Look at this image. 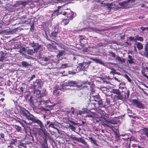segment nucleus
Listing matches in <instances>:
<instances>
[{
    "mask_svg": "<svg viewBox=\"0 0 148 148\" xmlns=\"http://www.w3.org/2000/svg\"><path fill=\"white\" fill-rule=\"evenodd\" d=\"M66 10L69 11H64L63 12H61L60 13L59 12V14H62L63 15H65L67 14V17H69V19L72 18L74 15V13L69 9H67Z\"/></svg>",
    "mask_w": 148,
    "mask_h": 148,
    "instance_id": "20e7f679",
    "label": "nucleus"
},
{
    "mask_svg": "<svg viewBox=\"0 0 148 148\" xmlns=\"http://www.w3.org/2000/svg\"><path fill=\"white\" fill-rule=\"evenodd\" d=\"M114 79H115L118 82H119L120 81L118 79L116 78V77H114Z\"/></svg>",
    "mask_w": 148,
    "mask_h": 148,
    "instance_id": "0e129e2a",
    "label": "nucleus"
},
{
    "mask_svg": "<svg viewBox=\"0 0 148 148\" xmlns=\"http://www.w3.org/2000/svg\"><path fill=\"white\" fill-rule=\"evenodd\" d=\"M136 36L134 37H130V39L131 40H133L134 41H136Z\"/></svg>",
    "mask_w": 148,
    "mask_h": 148,
    "instance_id": "ea45409f",
    "label": "nucleus"
},
{
    "mask_svg": "<svg viewBox=\"0 0 148 148\" xmlns=\"http://www.w3.org/2000/svg\"><path fill=\"white\" fill-rule=\"evenodd\" d=\"M39 93H40V96H41L43 97L45 95V93L43 92V93H41L40 92V91H39Z\"/></svg>",
    "mask_w": 148,
    "mask_h": 148,
    "instance_id": "3c124183",
    "label": "nucleus"
},
{
    "mask_svg": "<svg viewBox=\"0 0 148 148\" xmlns=\"http://www.w3.org/2000/svg\"><path fill=\"white\" fill-rule=\"evenodd\" d=\"M83 113V112L81 110H79V113H77V114H79V115H81Z\"/></svg>",
    "mask_w": 148,
    "mask_h": 148,
    "instance_id": "5fc2aeb1",
    "label": "nucleus"
},
{
    "mask_svg": "<svg viewBox=\"0 0 148 148\" xmlns=\"http://www.w3.org/2000/svg\"><path fill=\"white\" fill-rule=\"evenodd\" d=\"M112 92V93L116 94H118L119 93V91L117 90L113 89Z\"/></svg>",
    "mask_w": 148,
    "mask_h": 148,
    "instance_id": "c9c22d12",
    "label": "nucleus"
},
{
    "mask_svg": "<svg viewBox=\"0 0 148 148\" xmlns=\"http://www.w3.org/2000/svg\"><path fill=\"white\" fill-rule=\"evenodd\" d=\"M15 128L16 129L18 132L20 131L21 130V128L20 127L18 126V125H15Z\"/></svg>",
    "mask_w": 148,
    "mask_h": 148,
    "instance_id": "72a5a7b5",
    "label": "nucleus"
},
{
    "mask_svg": "<svg viewBox=\"0 0 148 148\" xmlns=\"http://www.w3.org/2000/svg\"><path fill=\"white\" fill-rule=\"evenodd\" d=\"M50 121H47V123L45 124V125H49L50 123Z\"/></svg>",
    "mask_w": 148,
    "mask_h": 148,
    "instance_id": "774afa93",
    "label": "nucleus"
},
{
    "mask_svg": "<svg viewBox=\"0 0 148 148\" xmlns=\"http://www.w3.org/2000/svg\"><path fill=\"white\" fill-rule=\"evenodd\" d=\"M50 102V103H51V102L50 101V100H47L46 101L45 103L46 104H47V103H48L49 102Z\"/></svg>",
    "mask_w": 148,
    "mask_h": 148,
    "instance_id": "13d9d810",
    "label": "nucleus"
},
{
    "mask_svg": "<svg viewBox=\"0 0 148 148\" xmlns=\"http://www.w3.org/2000/svg\"><path fill=\"white\" fill-rule=\"evenodd\" d=\"M55 3H61L64 1V0H53Z\"/></svg>",
    "mask_w": 148,
    "mask_h": 148,
    "instance_id": "e433bc0d",
    "label": "nucleus"
},
{
    "mask_svg": "<svg viewBox=\"0 0 148 148\" xmlns=\"http://www.w3.org/2000/svg\"><path fill=\"white\" fill-rule=\"evenodd\" d=\"M23 90H24V89L23 87H21L20 88V90L21 91V92L22 93H23Z\"/></svg>",
    "mask_w": 148,
    "mask_h": 148,
    "instance_id": "603ef678",
    "label": "nucleus"
},
{
    "mask_svg": "<svg viewBox=\"0 0 148 148\" xmlns=\"http://www.w3.org/2000/svg\"><path fill=\"white\" fill-rule=\"evenodd\" d=\"M4 59V57L1 56H0V62L2 61Z\"/></svg>",
    "mask_w": 148,
    "mask_h": 148,
    "instance_id": "de8ad7c7",
    "label": "nucleus"
},
{
    "mask_svg": "<svg viewBox=\"0 0 148 148\" xmlns=\"http://www.w3.org/2000/svg\"><path fill=\"white\" fill-rule=\"evenodd\" d=\"M126 78L127 79L128 81L131 82L132 81L131 79H130V77L127 75H126L125 76Z\"/></svg>",
    "mask_w": 148,
    "mask_h": 148,
    "instance_id": "58836bf2",
    "label": "nucleus"
},
{
    "mask_svg": "<svg viewBox=\"0 0 148 148\" xmlns=\"http://www.w3.org/2000/svg\"><path fill=\"white\" fill-rule=\"evenodd\" d=\"M59 92L57 89H56L53 91L54 94H57Z\"/></svg>",
    "mask_w": 148,
    "mask_h": 148,
    "instance_id": "09e8293b",
    "label": "nucleus"
},
{
    "mask_svg": "<svg viewBox=\"0 0 148 148\" xmlns=\"http://www.w3.org/2000/svg\"><path fill=\"white\" fill-rule=\"evenodd\" d=\"M145 51H148V42H146L144 46Z\"/></svg>",
    "mask_w": 148,
    "mask_h": 148,
    "instance_id": "c85d7f7f",
    "label": "nucleus"
},
{
    "mask_svg": "<svg viewBox=\"0 0 148 148\" xmlns=\"http://www.w3.org/2000/svg\"><path fill=\"white\" fill-rule=\"evenodd\" d=\"M40 48V46H38L37 48H34V49H28L27 50V53L30 55H32L35 52L37 53V51Z\"/></svg>",
    "mask_w": 148,
    "mask_h": 148,
    "instance_id": "6e6552de",
    "label": "nucleus"
},
{
    "mask_svg": "<svg viewBox=\"0 0 148 148\" xmlns=\"http://www.w3.org/2000/svg\"><path fill=\"white\" fill-rule=\"evenodd\" d=\"M71 109H73V110L72 111L71 113L72 114H74V108L73 107H72L71 108Z\"/></svg>",
    "mask_w": 148,
    "mask_h": 148,
    "instance_id": "052dcab7",
    "label": "nucleus"
},
{
    "mask_svg": "<svg viewBox=\"0 0 148 148\" xmlns=\"http://www.w3.org/2000/svg\"><path fill=\"white\" fill-rule=\"evenodd\" d=\"M113 6V4L112 3L108 4L107 5L108 7L110 8H112Z\"/></svg>",
    "mask_w": 148,
    "mask_h": 148,
    "instance_id": "c03bdc74",
    "label": "nucleus"
},
{
    "mask_svg": "<svg viewBox=\"0 0 148 148\" xmlns=\"http://www.w3.org/2000/svg\"><path fill=\"white\" fill-rule=\"evenodd\" d=\"M130 102L132 103L134 105L138 108H143L144 107V105L142 102L138 101V99H131L130 100Z\"/></svg>",
    "mask_w": 148,
    "mask_h": 148,
    "instance_id": "7ed1b4c3",
    "label": "nucleus"
},
{
    "mask_svg": "<svg viewBox=\"0 0 148 148\" xmlns=\"http://www.w3.org/2000/svg\"><path fill=\"white\" fill-rule=\"evenodd\" d=\"M56 43L55 42L52 43L51 44H48L47 46V47L48 50L50 51H52L53 50L55 49L56 48Z\"/></svg>",
    "mask_w": 148,
    "mask_h": 148,
    "instance_id": "1a4fd4ad",
    "label": "nucleus"
},
{
    "mask_svg": "<svg viewBox=\"0 0 148 148\" xmlns=\"http://www.w3.org/2000/svg\"><path fill=\"white\" fill-rule=\"evenodd\" d=\"M88 67V64H87L86 62H84L81 64L80 68L82 70H84Z\"/></svg>",
    "mask_w": 148,
    "mask_h": 148,
    "instance_id": "f8f14e48",
    "label": "nucleus"
},
{
    "mask_svg": "<svg viewBox=\"0 0 148 148\" xmlns=\"http://www.w3.org/2000/svg\"><path fill=\"white\" fill-rule=\"evenodd\" d=\"M90 82H83L81 84H78L75 81H69L67 82L64 83V85L65 86H77L78 88H80L81 87H87L88 86L87 85L84 86L83 85L84 84L90 85Z\"/></svg>",
    "mask_w": 148,
    "mask_h": 148,
    "instance_id": "f257e3e1",
    "label": "nucleus"
},
{
    "mask_svg": "<svg viewBox=\"0 0 148 148\" xmlns=\"http://www.w3.org/2000/svg\"><path fill=\"white\" fill-rule=\"evenodd\" d=\"M134 0H128L127 1H124L122 2V3H119L120 5L123 6L125 5V4H127L128 3H131L132 5L134 4Z\"/></svg>",
    "mask_w": 148,
    "mask_h": 148,
    "instance_id": "4468645a",
    "label": "nucleus"
},
{
    "mask_svg": "<svg viewBox=\"0 0 148 148\" xmlns=\"http://www.w3.org/2000/svg\"><path fill=\"white\" fill-rule=\"evenodd\" d=\"M57 125H58L57 124H56L55 123H51L49 124V126L50 127L53 128L58 130V129L55 127V126L56 127H57Z\"/></svg>",
    "mask_w": 148,
    "mask_h": 148,
    "instance_id": "f3484780",
    "label": "nucleus"
},
{
    "mask_svg": "<svg viewBox=\"0 0 148 148\" xmlns=\"http://www.w3.org/2000/svg\"><path fill=\"white\" fill-rule=\"evenodd\" d=\"M143 76L145 77L147 79H148V76L147 75V74H145Z\"/></svg>",
    "mask_w": 148,
    "mask_h": 148,
    "instance_id": "69168bd1",
    "label": "nucleus"
},
{
    "mask_svg": "<svg viewBox=\"0 0 148 148\" xmlns=\"http://www.w3.org/2000/svg\"><path fill=\"white\" fill-rule=\"evenodd\" d=\"M42 60L45 61H48L50 60L49 57H43L41 58Z\"/></svg>",
    "mask_w": 148,
    "mask_h": 148,
    "instance_id": "7c9ffc66",
    "label": "nucleus"
},
{
    "mask_svg": "<svg viewBox=\"0 0 148 148\" xmlns=\"http://www.w3.org/2000/svg\"><path fill=\"white\" fill-rule=\"evenodd\" d=\"M146 69H148V68H143L141 71V73L143 76H144L145 74H147V71H146Z\"/></svg>",
    "mask_w": 148,
    "mask_h": 148,
    "instance_id": "412c9836",
    "label": "nucleus"
},
{
    "mask_svg": "<svg viewBox=\"0 0 148 148\" xmlns=\"http://www.w3.org/2000/svg\"><path fill=\"white\" fill-rule=\"evenodd\" d=\"M59 14V12H57V10H55L54 11V12L52 14V16H58Z\"/></svg>",
    "mask_w": 148,
    "mask_h": 148,
    "instance_id": "c756f323",
    "label": "nucleus"
},
{
    "mask_svg": "<svg viewBox=\"0 0 148 148\" xmlns=\"http://www.w3.org/2000/svg\"><path fill=\"white\" fill-rule=\"evenodd\" d=\"M42 148H48L47 145L45 144H42Z\"/></svg>",
    "mask_w": 148,
    "mask_h": 148,
    "instance_id": "8fccbe9b",
    "label": "nucleus"
},
{
    "mask_svg": "<svg viewBox=\"0 0 148 148\" xmlns=\"http://www.w3.org/2000/svg\"><path fill=\"white\" fill-rule=\"evenodd\" d=\"M65 51H59V53L57 56V58H59L60 57L62 56L63 55Z\"/></svg>",
    "mask_w": 148,
    "mask_h": 148,
    "instance_id": "a211bd4d",
    "label": "nucleus"
},
{
    "mask_svg": "<svg viewBox=\"0 0 148 148\" xmlns=\"http://www.w3.org/2000/svg\"><path fill=\"white\" fill-rule=\"evenodd\" d=\"M21 3L22 5H25L26 3L25 2H24L21 1Z\"/></svg>",
    "mask_w": 148,
    "mask_h": 148,
    "instance_id": "e2e57ef3",
    "label": "nucleus"
},
{
    "mask_svg": "<svg viewBox=\"0 0 148 148\" xmlns=\"http://www.w3.org/2000/svg\"><path fill=\"white\" fill-rule=\"evenodd\" d=\"M69 127L73 130L75 129V127L71 125H69Z\"/></svg>",
    "mask_w": 148,
    "mask_h": 148,
    "instance_id": "a19ab883",
    "label": "nucleus"
},
{
    "mask_svg": "<svg viewBox=\"0 0 148 148\" xmlns=\"http://www.w3.org/2000/svg\"><path fill=\"white\" fill-rule=\"evenodd\" d=\"M135 45H136L138 49L141 50L143 48V45L140 42H137L135 43Z\"/></svg>",
    "mask_w": 148,
    "mask_h": 148,
    "instance_id": "2eb2a0df",
    "label": "nucleus"
},
{
    "mask_svg": "<svg viewBox=\"0 0 148 148\" xmlns=\"http://www.w3.org/2000/svg\"><path fill=\"white\" fill-rule=\"evenodd\" d=\"M18 147L19 148H21V147H23L24 148L26 147L25 144L21 142H20L18 145Z\"/></svg>",
    "mask_w": 148,
    "mask_h": 148,
    "instance_id": "4be33fe9",
    "label": "nucleus"
},
{
    "mask_svg": "<svg viewBox=\"0 0 148 148\" xmlns=\"http://www.w3.org/2000/svg\"><path fill=\"white\" fill-rule=\"evenodd\" d=\"M140 28L141 29H142L143 31H145L146 30V27H140Z\"/></svg>",
    "mask_w": 148,
    "mask_h": 148,
    "instance_id": "bf43d9fd",
    "label": "nucleus"
},
{
    "mask_svg": "<svg viewBox=\"0 0 148 148\" xmlns=\"http://www.w3.org/2000/svg\"><path fill=\"white\" fill-rule=\"evenodd\" d=\"M20 113L24 116L25 117L28 114H29V112L26 110L24 108H21L20 110Z\"/></svg>",
    "mask_w": 148,
    "mask_h": 148,
    "instance_id": "9b49d317",
    "label": "nucleus"
},
{
    "mask_svg": "<svg viewBox=\"0 0 148 148\" xmlns=\"http://www.w3.org/2000/svg\"><path fill=\"white\" fill-rule=\"evenodd\" d=\"M62 6H59L58 7V9L57 10H57V12H58V11H59V9L62 7Z\"/></svg>",
    "mask_w": 148,
    "mask_h": 148,
    "instance_id": "6e6d98bb",
    "label": "nucleus"
},
{
    "mask_svg": "<svg viewBox=\"0 0 148 148\" xmlns=\"http://www.w3.org/2000/svg\"><path fill=\"white\" fill-rule=\"evenodd\" d=\"M141 132L142 134L145 135L148 137V128L142 129L141 131Z\"/></svg>",
    "mask_w": 148,
    "mask_h": 148,
    "instance_id": "ddd939ff",
    "label": "nucleus"
},
{
    "mask_svg": "<svg viewBox=\"0 0 148 148\" xmlns=\"http://www.w3.org/2000/svg\"><path fill=\"white\" fill-rule=\"evenodd\" d=\"M88 138L90 140V141L91 142L93 143L96 145H97L96 141L95 140L93 139L92 137H89Z\"/></svg>",
    "mask_w": 148,
    "mask_h": 148,
    "instance_id": "393cba45",
    "label": "nucleus"
},
{
    "mask_svg": "<svg viewBox=\"0 0 148 148\" xmlns=\"http://www.w3.org/2000/svg\"><path fill=\"white\" fill-rule=\"evenodd\" d=\"M30 45H31L32 47H34V48H37L38 46H40V47H41V45H39L37 44L34 43V42L30 43Z\"/></svg>",
    "mask_w": 148,
    "mask_h": 148,
    "instance_id": "5701e85b",
    "label": "nucleus"
},
{
    "mask_svg": "<svg viewBox=\"0 0 148 148\" xmlns=\"http://www.w3.org/2000/svg\"><path fill=\"white\" fill-rule=\"evenodd\" d=\"M71 123L73 124L74 125H76L77 124L76 123H75V122L74 121H71Z\"/></svg>",
    "mask_w": 148,
    "mask_h": 148,
    "instance_id": "680f3d73",
    "label": "nucleus"
},
{
    "mask_svg": "<svg viewBox=\"0 0 148 148\" xmlns=\"http://www.w3.org/2000/svg\"><path fill=\"white\" fill-rule=\"evenodd\" d=\"M116 58L118 61H121V58L119 57H116Z\"/></svg>",
    "mask_w": 148,
    "mask_h": 148,
    "instance_id": "864d4df0",
    "label": "nucleus"
},
{
    "mask_svg": "<svg viewBox=\"0 0 148 148\" xmlns=\"http://www.w3.org/2000/svg\"><path fill=\"white\" fill-rule=\"evenodd\" d=\"M39 129L40 130H41L42 131V132L44 135L45 137V138H46L47 137V132L44 130L43 129L42 127V129H41L40 128H39Z\"/></svg>",
    "mask_w": 148,
    "mask_h": 148,
    "instance_id": "cd10ccee",
    "label": "nucleus"
},
{
    "mask_svg": "<svg viewBox=\"0 0 148 148\" xmlns=\"http://www.w3.org/2000/svg\"><path fill=\"white\" fill-rule=\"evenodd\" d=\"M110 56L113 58H114L116 56L115 54H114V53L113 52H110Z\"/></svg>",
    "mask_w": 148,
    "mask_h": 148,
    "instance_id": "37998d69",
    "label": "nucleus"
},
{
    "mask_svg": "<svg viewBox=\"0 0 148 148\" xmlns=\"http://www.w3.org/2000/svg\"><path fill=\"white\" fill-rule=\"evenodd\" d=\"M19 51L21 53L23 54H24L25 53V48L24 47H23L20 49Z\"/></svg>",
    "mask_w": 148,
    "mask_h": 148,
    "instance_id": "bb28decb",
    "label": "nucleus"
},
{
    "mask_svg": "<svg viewBox=\"0 0 148 148\" xmlns=\"http://www.w3.org/2000/svg\"><path fill=\"white\" fill-rule=\"evenodd\" d=\"M25 117L28 120L32 121L34 123H37L39 125L40 127V129H42V126H43L42 123L41 121L38 119L37 118L35 117L30 113L29 114H28L27 115V116H26Z\"/></svg>",
    "mask_w": 148,
    "mask_h": 148,
    "instance_id": "f03ea898",
    "label": "nucleus"
},
{
    "mask_svg": "<svg viewBox=\"0 0 148 148\" xmlns=\"http://www.w3.org/2000/svg\"><path fill=\"white\" fill-rule=\"evenodd\" d=\"M42 82L39 79L36 80L34 83V86L35 89H40L41 88Z\"/></svg>",
    "mask_w": 148,
    "mask_h": 148,
    "instance_id": "423d86ee",
    "label": "nucleus"
},
{
    "mask_svg": "<svg viewBox=\"0 0 148 148\" xmlns=\"http://www.w3.org/2000/svg\"><path fill=\"white\" fill-rule=\"evenodd\" d=\"M22 66L25 67L31 66L30 64L26 61H23L21 62Z\"/></svg>",
    "mask_w": 148,
    "mask_h": 148,
    "instance_id": "dca6fc26",
    "label": "nucleus"
},
{
    "mask_svg": "<svg viewBox=\"0 0 148 148\" xmlns=\"http://www.w3.org/2000/svg\"><path fill=\"white\" fill-rule=\"evenodd\" d=\"M92 101H94L97 102L99 105H101L102 104L103 102L102 100L100 98L99 95L92 96Z\"/></svg>",
    "mask_w": 148,
    "mask_h": 148,
    "instance_id": "39448f33",
    "label": "nucleus"
},
{
    "mask_svg": "<svg viewBox=\"0 0 148 148\" xmlns=\"http://www.w3.org/2000/svg\"><path fill=\"white\" fill-rule=\"evenodd\" d=\"M29 101L30 104L34 105V102L33 100L32 99V97L31 96L30 97L29 99Z\"/></svg>",
    "mask_w": 148,
    "mask_h": 148,
    "instance_id": "2f4dec72",
    "label": "nucleus"
},
{
    "mask_svg": "<svg viewBox=\"0 0 148 148\" xmlns=\"http://www.w3.org/2000/svg\"><path fill=\"white\" fill-rule=\"evenodd\" d=\"M136 41L137 40L140 41H143V38L142 37L137 36H136Z\"/></svg>",
    "mask_w": 148,
    "mask_h": 148,
    "instance_id": "a878e982",
    "label": "nucleus"
},
{
    "mask_svg": "<svg viewBox=\"0 0 148 148\" xmlns=\"http://www.w3.org/2000/svg\"><path fill=\"white\" fill-rule=\"evenodd\" d=\"M130 141H136V138L134 136H132L130 138Z\"/></svg>",
    "mask_w": 148,
    "mask_h": 148,
    "instance_id": "4c0bfd02",
    "label": "nucleus"
},
{
    "mask_svg": "<svg viewBox=\"0 0 148 148\" xmlns=\"http://www.w3.org/2000/svg\"><path fill=\"white\" fill-rule=\"evenodd\" d=\"M58 29H57L56 31L55 30L53 32L51 33V36L54 37H55L58 34Z\"/></svg>",
    "mask_w": 148,
    "mask_h": 148,
    "instance_id": "b1692460",
    "label": "nucleus"
},
{
    "mask_svg": "<svg viewBox=\"0 0 148 148\" xmlns=\"http://www.w3.org/2000/svg\"><path fill=\"white\" fill-rule=\"evenodd\" d=\"M145 52L144 54L146 56L148 57V51H145Z\"/></svg>",
    "mask_w": 148,
    "mask_h": 148,
    "instance_id": "4d7b16f0",
    "label": "nucleus"
},
{
    "mask_svg": "<svg viewBox=\"0 0 148 148\" xmlns=\"http://www.w3.org/2000/svg\"><path fill=\"white\" fill-rule=\"evenodd\" d=\"M69 19H65L63 20V22L64 23L65 25H66L69 22Z\"/></svg>",
    "mask_w": 148,
    "mask_h": 148,
    "instance_id": "473e14b6",
    "label": "nucleus"
},
{
    "mask_svg": "<svg viewBox=\"0 0 148 148\" xmlns=\"http://www.w3.org/2000/svg\"><path fill=\"white\" fill-rule=\"evenodd\" d=\"M55 105V104H53L52 105H48L47 106V107L49 108H52L54 107Z\"/></svg>",
    "mask_w": 148,
    "mask_h": 148,
    "instance_id": "a18cd8bd",
    "label": "nucleus"
},
{
    "mask_svg": "<svg viewBox=\"0 0 148 148\" xmlns=\"http://www.w3.org/2000/svg\"><path fill=\"white\" fill-rule=\"evenodd\" d=\"M35 77V75H32V76L31 77H30L29 80L30 81V80H32L33 79V78H34Z\"/></svg>",
    "mask_w": 148,
    "mask_h": 148,
    "instance_id": "49530a36",
    "label": "nucleus"
},
{
    "mask_svg": "<svg viewBox=\"0 0 148 148\" xmlns=\"http://www.w3.org/2000/svg\"><path fill=\"white\" fill-rule=\"evenodd\" d=\"M92 60L97 63H99L100 64H103V63L101 60L96 58H92Z\"/></svg>",
    "mask_w": 148,
    "mask_h": 148,
    "instance_id": "6ab92c4d",
    "label": "nucleus"
},
{
    "mask_svg": "<svg viewBox=\"0 0 148 148\" xmlns=\"http://www.w3.org/2000/svg\"><path fill=\"white\" fill-rule=\"evenodd\" d=\"M86 116L88 117H92L93 118H99L101 116V114H100V115H99V114H97L95 112H91L88 114Z\"/></svg>",
    "mask_w": 148,
    "mask_h": 148,
    "instance_id": "0eeeda50",
    "label": "nucleus"
},
{
    "mask_svg": "<svg viewBox=\"0 0 148 148\" xmlns=\"http://www.w3.org/2000/svg\"><path fill=\"white\" fill-rule=\"evenodd\" d=\"M34 26H33V25H31V29H34Z\"/></svg>",
    "mask_w": 148,
    "mask_h": 148,
    "instance_id": "338daca9",
    "label": "nucleus"
},
{
    "mask_svg": "<svg viewBox=\"0 0 148 148\" xmlns=\"http://www.w3.org/2000/svg\"><path fill=\"white\" fill-rule=\"evenodd\" d=\"M128 61L130 64H132L134 63V62L133 61V59H130L128 60Z\"/></svg>",
    "mask_w": 148,
    "mask_h": 148,
    "instance_id": "79ce46f5",
    "label": "nucleus"
},
{
    "mask_svg": "<svg viewBox=\"0 0 148 148\" xmlns=\"http://www.w3.org/2000/svg\"><path fill=\"white\" fill-rule=\"evenodd\" d=\"M70 66V64L68 63H64L62 64L61 66L60 67L61 68L65 69L66 68L69 67Z\"/></svg>",
    "mask_w": 148,
    "mask_h": 148,
    "instance_id": "aec40b11",
    "label": "nucleus"
},
{
    "mask_svg": "<svg viewBox=\"0 0 148 148\" xmlns=\"http://www.w3.org/2000/svg\"><path fill=\"white\" fill-rule=\"evenodd\" d=\"M4 135L3 133L0 134V140H3L4 138Z\"/></svg>",
    "mask_w": 148,
    "mask_h": 148,
    "instance_id": "f704fd0d",
    "label": "nucleus"
},
{
    "mask_svg": "<svg viewBox=\"0 0 148 148\" xmlns=\"http://www.w3.org/2000/svg\"><path fill=\"white\" fill-rule=\"evenodd\" d=\"M74 140L77 141L79 142H80L82 144L85 145L86 146H87L88 144L84 140V139L80 138H77L76 137H74L73 138Z\"/></svg>",
    "mask_w": 148,
    "mask_h": 148,
    "instance_id": "9d476101",
    "label": "nucleus"
}]
</instances>
